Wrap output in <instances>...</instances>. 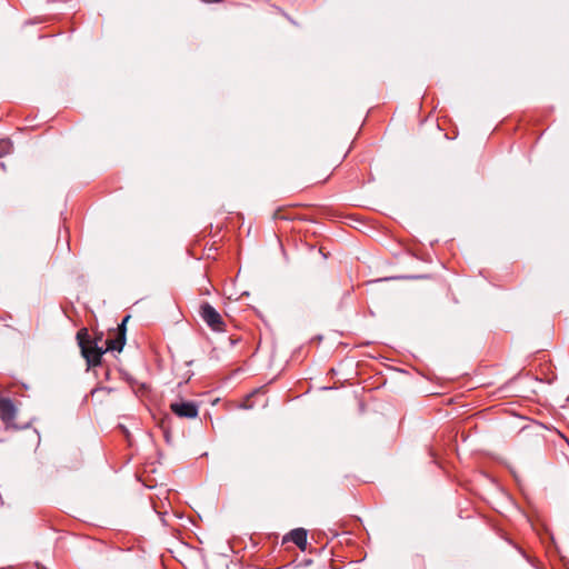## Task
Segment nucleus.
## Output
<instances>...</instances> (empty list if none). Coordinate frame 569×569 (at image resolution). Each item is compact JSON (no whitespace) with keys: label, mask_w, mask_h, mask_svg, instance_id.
I'll list each match as a JSON object with an SVG mask.
<instances>
[{"label":"nucleus","mask_w":569,"mask_h":569,"mask_svg":"<svg viewBox=\"0 0 569 569\" xmlns=\"http://www.w3.org/2000/svg\"><path fill=\"white\" fill-rule=\"evenodd\" d=\"M126 345V337L123 332H118L117 337L113 339H108L106 341V350L110 351H121Z\"/></svg>","instance_id":"obj_6"},{"label":"nucleus","mask_w":569,"mask_h":569,"mask_svg":"<svg viewBox=\"0 0 569 569\" xmlns=\"http://www.w3.org/2000/svg\"><path fill=\"white\" fill-rule=\"evenodd\" d=\"M307 530L303 528H297L290 531L288 535L289 540L292 541L301 550L306 549L307 546Z\"/></svg>","instance_id":"obj_5"},{"label":"nucleus","mask_w":569,"mask_h":569,"mask_svg":"<svg viewBox=\"0 0 569 569\" xmlns=\"http://www.w3.org/2000/svg\"><path fill=\"white\" fill-rule=\"evenodd\" d=\"M199 315L213 331L221 332L226 330V323L221 315L209 302H203L200 306Z\"/></svg>","instance_id":"obj_2"},{"label":"nucleus","mask_w":569,"mask_h":569,"mask_svg":"<svg viewBox=\"0 0 569 569\" xmlns=\"http://www.w3.org/2000/svg\"><path fill=\"white\" fill-rule=\"evenodd\" d=\"M12 151V142L8 138L0 139V158L10 154Z\"/></svg>","instance_id":"obj_7"},{"label":"nucleus","mask_w":569,"mask_h":569,"mask_svg":"<svg viewBox=\"0 0 569 569\" xmlns=\"http://www.w3.org/2000/svg\"><path fill=\"white\" fill-rule=\"evenodd\" d=\"M118 332H123V335L126 336V325L123 322H121L118 326Z\"/></svg>","instance_id":"obj_8"},{"label":"nucleus","mask_w":569,"mask_h":569,"mask_svg":"<svg viewBox=\"0 0 569 569\" xmlns=\"http://www.w3.org/2000/svg\"><path fill=\"white\" fill-rule=\"evenodd\" d=\"M129 318H130V316H126V317L123 318L122 322H123L124 325H126V323H128Z\"/></svg>","instance_id":"obj_9"},{"label":"nucleus","mask_w":569,"mask_h":569,"mask_svg":"<svg viewBox=\"0 0 569 569\" xmlns=\"http://www.w3.org/2000/svg\"><path fill=\"white\" fill-rule=\"evenodd\" d=\"M17 409L9 398H0V419L9 425L16 418Z\"/></svg>","instance_id":"obj_4"},{"label":"nucleus","mask_w":569,"mask_h":569,"mask_svg":"<svg viewBox=\"0 0 569 569\" xmlns=\"http://www.w3.org/2000/svg\"><path fill=\"white\" fill-rule=\"evenodd\" d=\"M170 410L179 418L194 419L199 415V407L194 401H174Z\"/></svg>","instance_id":"obj_3"},{"label":"nucleus","mask_w":569,"mask_h":569,"mask_svg":"<svg viewBox=\"0 0 569 569\" xmlns=\"http://www.w3.org/2000/svg\"><path fill=\"white\" fill-rule=\"evenodd\" d=\"M103 333L96 335L90 339L86 328L77 332L78 345L81 349V355L86 359L88 368L97 367L101 363V358L107 351L100 343L102 342Z\"/></svg>","instance_id":"obj_1"}]
</instances>
